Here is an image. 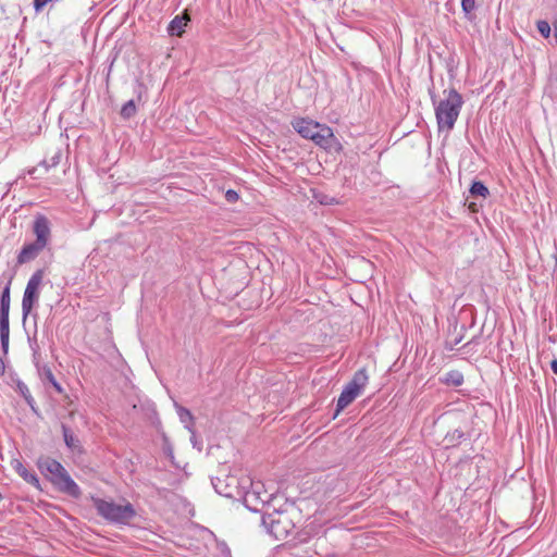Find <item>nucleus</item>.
I'll list each match as a JSON object with an SVG mask.
<instances>
[{"label": "nucleus", "mask_w": 557, "mask_h": 557, "mask_svg": "<svg viewBox=\"0 0 557 557\" xmlns=\"http://www.w3.org/2000/svg\"><path fill=\"white\" fill-rule=\"evenodd\" d=\"M469 191L473 197L487 198L490 196L488 188L481 181H474Z\"/></svg>", "instance_id": "obj_22"}, {"label": "nucleus", "mask_w": 557, "mask_h": 557, "mask_svg": "<svg viewBox=\"0 0 557 557\" xmlns=\"http://www.w3.org/2000/svg\"><path fill=\"white\" fill-rule=\"evenodd\" d=\"M5 372V363L2 357H0V374Z\"/></svg>", "instance_id": "obj_30"}, {"label": "nucleus", "mask_w": 557, "mask_h": 557, "mask_svg": "<svg viewBox=\"0 0 557 557\" xmlns=\"http://www.w3.org/2000/svg\"><path fill=\"white\" fill-rule=\"evenodd\" d=\"M461 8L466 14L471 13L475 8V0H461Z\"/></svg>", "instance_id": "obj_26"}, {"label": "nucleus", "mask_w": 557, "mask_h": 557, "mask_svg": "<svg viewBox=\"0 0 557 557\" xmlns=\"http://www.w3.org/2000/svg\"><path fill=\"white\" fill-rule=\"evenodd\" d=\"M292 126L304 139H332L334 137L330 126L309 117H296L292 121Z\"/></svg>", "instance_id": "obj_5"}, {"label": "nucleus", "mask_w": 557, "mask_h": 557, "mask_svg": "<svg viewBox=\"0 0 557 557\" xmlns=\"http://www.w3.org/2000/svg\"><path fill=\"white\" fill-rule=\"evenodd\" d=\"M136 113V106L134 100H129L126 103L123 104L121 109V116L124 119H129L134 116Z\"/></svg>", "instance_id": "obj_24"}, {"label": "nucleus", "mask_w": 557, "mask_h": 557, "mask_svg": "<svg viewBox=\"0 0 557 557\" xmlns=\"http://www.w3.org/2000/svg\"><path fill=\"white\" fill-rule=\"evenodd\" d=\"M188 17L185 16H175L168 26V32L171 36H181L184 33V27L186 26Z\"/></svg>", "instance_id": "obj_16"}, {"label": "nucleus", "mask_w": 557, "mask_h": 557, "mask_svg": "<svg viewBox=\"0 0 557 557\" xmlns=\"http://www.w3.org/2000/svg\"><path fill=\"white\" fill-rule=\"evenodd\" d=\"M252 490L247 492L245 495V502L248 505L252 499L260 500L262 504H267L271 500L272 495H268L267 492L261 493L259 491V484L251 483Z\"/></svg>", "instance_id": "obj_17"}, {"label": "nucleus", "mask_w": 557, "mask_h": 557, "mask_svg": "<svg viewBox=\"0 0 557 557\" xmlns=\"http://www.w3.org/2000/svg\"><path fill=\"white\" fill-rule=\"evenodd\" d=\"M11 281L7 283L0 296V343L3 355L9 351Z\"/></svg>", "instance_id": "obj_7"}, {"label": "nucleus", "mask_w": 557, "mask_h": 557, "mask_svg": "<svg viewBox=\"0 0 557 557\" xmlns=\"http://www.w3.org/2000/svg\"><path fill=\"white\" fill-rule=\"evenodd\" d=\"M176 411L181 422L190 432V434L194 435V416L191 414V412L188 409L178 405H176Z\"/></svg>", "instance_id": "obj_18"}, {"label": "nucleus", "mask_w": 557, "mask_h": 557, "mask_svg": "<svg viewBox=\"0 0 557 557\" xmlns=\"http://www.w3.org/2000/svg\"><path fill=\"white\" fill-rule=\"evenodd\" d=\"M262 524L268 529V532L276 540H281L286 533V529L281 527L280 519H275L274 515L262 517Z\"/></svg>", "instance_id": "obj_14"}, {"label": "nucleus", "mask_w": 557, "mask_h": 557, "mask_svg": "<svg viewBox=\"0 0 557 557\" xmlns=\"http://www.w3.org/2000/svg\"><path fill=\"white\" fill-rule=\"evenodd\" d=\"M63 441L67 449L74 454L82 455L84 447L81 440L74 434L73 430L65 423L61 424Z\"/></svg>", "instance_id": "obj_13"}, {"label": "nucleus", "mask_w": 557, "mask_h": 557, "mask_svg": "<svg viewBox=\"0 0 557 557\" xmlns=\"http://www.w3.org/2000/svg\"><path fill=\"white\" fill-rule=\"evenodd\" d=\"M238 479L234 475H226L225 479H212L214 490L228 498H235L242 495L238 486Z\"/></svg>", "instance_id": "obj_10"}, {"label": "nucleus", "mask_w": 557, "mask_h": 557, "mask_svg": "<svg viewBox=\"0 0 557 557\" xmlns=\"http://www.w3.org/2000/svg\"><path fill=\"white\" fill-rule=\"evenodd\" d=\"M57 491L66 494L73 498H79L82 490L77 483L71 478L70 473L65 469L63 473L52 484Z\"/></svg>", "instance_id": "obj_12"}, {"label": "nucleus", "mask_w": 557, "mask_h": 557, "mask_svg": "<svg viewBox=\"0 0 557 557\" xmlns=\"http://www.w3.org/2000/svg\"><path fill=\"white\" fill-rule=\"evenodd\" d=\"M320 202L322 205H333V203H337V201L334 199V198H331V199H323V200H320Z\"/></svg>", "instance_id": "obj_29"}, {"label": "nucleus", "mask_w": 557, "mask_h": 557, "mask_svg": "<svg viewBox=\"0 0 557 557\" xmlns=\"http://www.w3.org/2000/svg\"><path fill=\"white\" fill-rule=\"evenodd\" d=\"M443 382L451 386H460L463 383V374L458 370H451L445 374Z\"/></svg>", "instance_id": "obj_21"}, {"label": "nucleus", "mask_w": 557, "mask_h": 557, "mask_svg": "<svg viewBox=\"0 0 557 557\" xmlns=\"http://www.w3.org/2000/svg\"><path fill=\"white\" fill-rule=\"evenodd\" d=\"M461 342V337L455 338L454 342L450 344L449 349H453L454 346L458 345Z\"/></svg>", "instance_id": "obj_32"}, {"label": "nucleus", "mask_w": 557, "mask_h": 557, "mask_svg": "<svg viewBox=\"0 0 557 557\" xmlns=\"http://www.w3.org/2000/svg\"><path fill=\"white\" fill-rule=\"evenodd\" d=\"M550 369L552 371L557 374V359H554L552 362H550Z\"/></svg>", "instance_id": "obj_31"}, {"label": "nucleus", "mask_w": 557, "mask_h": 557, "mask_svg": "<svg viewBox=\"0 0 557 557\" xmlns=\"http://www.w3.org/2000/svg\"><path fill=\"white\" fill-rule=\"evenodd\" d=\"M190 441H191L193 445L196 446L197 440H196V434L195 433H194V435L191 434Z\"/></svg>", "instance_id": "obj_33"}, {"label": "nucleus", "mask_w": 557, "mask_h": 557, "mask_svg": "<svg viewBox=\"0 0 557 557\" xmlns=\"http://www.w3.org/2000/svg\"><path fill=\"white\" fill-rule=\"evenodd\" d=\"M30 348L33 350V359L35 362V366L37 368L38 374L44 383H49L54 388V391L58 394H63L64 388L61 386V384L55 380L51 368L48 364H40V352H39V346L37 343L30 344Z\"/></svg>", "instance_id": "obj_8"}, {"label": "nucleus", "mask_w": 557, "mask_h": 557, "mask_svg": "<svg viewBox=\"0 0 557 557\" xmlns=\"http://www.w3.org/2000/svg\"><path fill=\"white\" fill-rule=\"evenodd\" d=\"M315 143L320 144L321 147H323L324 149H331L333 147V141L325 140V141H315Z\"/></svg>", "instance_id": "obj_28"}, {"label": "nucleus", "mask_w": 557, "mask_h": 557, "mask_svg": "<svg viewBox=\"0 0 557 557\" xmlns=\"http://www.w3.org/2000/svg\"><path fill=\"white\" fill-rule=\"evenodd\" d=\"M536 28L539 33L544 37L548 38L550 35V25L546 21H539L536 23Z\"/></svg>", "instance_id": "obj_25"}, {"label": "nucleus", "mask_w": 557, "mask_h": 557, "mask_svg": "<svg viewBox=\"0 0 557 557\" xmlns=\"http://www.w3.org/2000/svg\"><path fill=\"white\" fill-rule=\"evenodd\" d=\"M225 199L228 203H235L239 199V195L234 189H228L225 193Z\"/></svg>", "instance_id": "obj_27"}, {"label": "nucleus", "mask_w": 557, "mask_h": 557, "mask_svg": "<svg viewBox=\"0 0 557 557\" xmlns=\"http://www.w3.org/2000/svg\"><path fill=\"white\" fill-rule=\"evenodd\" d=\"M369 382V376L364 368L356 371L351 380L345 385L342 391L336 405V417L342 410L349 406L358 396L361 395L363 388Z\"/></svg>", "instance_id": "obj_4"}, {"label": "nucleus", "mask_w": 557, "mask_h": 557, "mask_svg": "<svg viewBox=\"0 0 557 557\" xmlns=\"http://www.w3.org/2000/svg\"><path fill=\"white\" fill-rule=\"evenodd\" d=\"M62 151L61 149H58L52 153L50 158H45L39 165L44 166L46 171H48L50 168H53L59 164L61 160Z\"/></svg>", "instance_id": "obj_23"}, {"label": "nucleus", "mask_w": 557, "mask_h": 557, "mask_svg": "<svg viewBox=\"0 0 557 557\" xmlns=\"http://www.w3.org/2000/svg\"><path fill=\"white\" fill-rule=\"evenodd\" d=\"M445 98L435 107L438 131H450L463 104L462 96L455 89L444 90Z\"/></svg>", "instance_id": "obj_1"}, {"label": "nucleus", "mask_w": 557, "mask_h": 557, "mask_svg": "<svg viewBox=\"0 0 557 557\" xmlns=\"http://www.w3.org/2000/svg\"><path fill=\"white\" fill-rule=\"evenodd\" d=\"M16 389L21 394V396L24 398L26 404L32 408V410L34 412H37V410H36V401L34 399V397L32 396L28 386L24 382L18 381L16 383Z\"/></svg>", "instance_id": "obj_20"}, {"label": "nucleus", "mask_w": 557, "mask_h": 557, "mask_svg": "<svg viewBox=\"0 0 557 557\" xmlns=\"http://www.w3.org/2000/svg\"><path fill=\"white\" fill-rule=\"evenodd\" d=\"M37 467L41 474L51 483L53 484L57 479L63 473L65 470L64 466L51 458V457H40L37 460Z\"/></svg>", "instance_id": "obj_9"}, {"label": "nucleus", "mask_w": 557, "mask_h": 557, "mask_svg": "<svg viewBox=\"0 0 557 557\" xmlns=\"http://www.w3.org/2000/svg\"><path fill=\"white\" fill-rule=\"evenodd\" d=\"M36 170H37L36 168H33V169L28 170V174L33 175L36 172Z\"/></svg>", "instance_id": "obj_34"}, {"label": "nucleus", "mask_w": 557, "mask_h": 557, "mask_svg": "<svg viewBox=\"0 0 557 557\" xmlns=\"http://www.w3.org/2000/svg\"><path fill=\"white\" fill-rule=\"evenodd\" d=\"M12 465L14 470L25 482L33 485L37 490H41L40 481L35 472L27 470L20 460H14Z\"/></svg>", "instance_id": "obj_15"}, {"label": "nucleus", "mask_w": 557, "mask_h": 557, "mask_svg": "<svg viewBox=\"0 0 557 557\" xmlns=\"http://www.w3.org/2000/svg\"><path fill=\"white\" fill-rule=\"evenodd\" d=\"M57 491L66 494L73 498H79L82 490L77 483L71 478L70 473L65 469L63 473L52 484Z\"/></svg>", "instance_id": "obj_11"}, {"label": "nucleus", "mask_w": 557, "mask_h": 557, "mask_svg": "<svg viewBox=\"0 0 557 557\" xmlns=\"http://www.w3.org/2000/svg\"><path fill=\"white\" fill-rule=\"evenodd\" d=\"M466 438V434L462 430L455 429L451 432H448L444 437V443L446 447H456Z\"/></svg>", "instance_id": "obj_19"}, {"label": "nucleus", "mask_w": 557, "mask_h": 557, "mask_svg": "<svg viewBox=\"0 0 557 557\" xmlns=\"http://www.w3.org/2000/svg\"><path fill=\"white\" fill-rule=\"evenodd\" d=\"M33 231L36 235V240L23 246L17 255V263L20 264H24L36 259L50 240V222L45 215L40 214L36 216Z\"/></svg>", "instance_id": "obj_2"}, {"label": "nucleus", "mask_w": 557, "mask_h": 557, "mask_svg": "<svg viewBox=\"0 0 557 557\" xmlns=\"http://www.w3.org/2000/svg\"><path fill=\"white\" fill-rule=\"evenodd\" d=\"M44 275V270L38 269L32 274L26 284L22 298L23 321L32 313L34 307L38 305Z\"/></svg>", "instance_id": "obj_6"}, {"label": "nucleus", "mask_w": 557, "mask_h": 557, "mask_svg": "<svg viewBox=\"0 0 557 557\" xmlns=\"http://www.w3.org/2000/svg\"><path fill=\"white\" fill-rule=\"evenodd\" d=\"M92 500L97 513L110 523L128 525L137 516V512L131 503L120 505L113 500H106L102 498H94Z\"/></svg>", "instance_id": "obj_3"}]
</instances>
